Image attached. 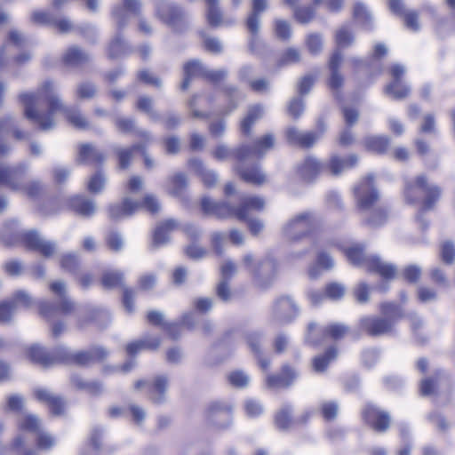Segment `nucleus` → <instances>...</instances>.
I'll use <instances>...</instances> for the list:
<instances>
[{"label": "nucleus", "instance_id": "obj_47", "mask_svg": "<svg viewBox=\"0 0 455 455\" xmlns=\"http://www.w3.org/2000/svg\"><path fill=\"white\" fill-rule=\"evenodd\" d=\"M263 116V108L259 104H255L248 108L247 114L240 123V131L242 134L248 137L251 133L252 126Z\"/></svg>", "mask_w": 455, "mask_h": 455}, {"label": "nucleus", "instance_id": "obj_6", "mask_svg": "<svg viewBox=\"0 0 455 455\" xmlns=\"http://www.w3.org/2000/svg\"><path fill=\"white\" fill-rule=\"evenodd\" d=\"M18 430L34 434L35 448H28L24 436H15L6 450L13 455H38V451H48L54 448L57 440L54 435L43 430L41 419L34 414L24 415L18 422Z\"/></svg>", "mask_w": 455, "mask_h": 455}, {"label": "nucleus", "instance_id": "obj_58", "mask_svg": "<svg viewBox=\"0 0 455 455\" xmlns=\"http://www.w3.org/2000/svg\"><path fill=\"white\" fill-rule=\"evenodd\" d=\"M98 169L99 170L89 178L86 185L88 192L93 195L100 193L106 183V178L102 168Z\"/></svg>", "mask_w": 455, "mask_h": 455}, {"label": "nucleus", "instance_id": "obj_43", "mask_svg": "<svg viewBox=\"0 0 455 455\" xmlns=\"http://www.w3.org/2000/svg\"><path fill=\"white\" fill-rule=\"evenodd\" d=\"M183 232L190 242V244L184 249L185 254L192 259L203 258L206 253L205 249L196 244L200 236L199 232L192 225L186 226Z\"/></svg>", "mask_w": 455, "mask_h": 455}, {"label": "nucleus", "instance_id": "obj_37", "mask_svg": "<svg viewBox=\"0 0 455 455\" xmlns=\"http://www.w3.org/2000/svg\"><path fill=\"white\" fill-rule=\"evenodd\" d=\"M89 61L90 55L76 45L68 47L60 57V63L66 68H79Z\"/></svg>", "mask_w": 455, "mask_h": 455}, {"label": "nucleus", "instance_id": "obj_18", "mask_svg": "<svg viewBox=\"0 0 455 455\" xmlns=\"http://www.w3.org/2000/svg\"><path fill=\"white\" fill-rule=\"evenodd\" d=\"M168 387L169 379L166 375H156L150 380L139 379L134 382L136 390L147 388L148 398L155 404H161L165 401Z\"/></svg>", "mask_w": 455, "mask_h": 455}, {"label": "nucleus", "instance_id": "obj_10", "mask_svg": "<svg viewBox=\"0 0 455 455\" xmlns=\"http://www.w3.org/2000/svg\"><path fill=\"white\" fill-rule=\"evenodd\" d=\"M140 210H145L151 215H156L160 211V204L157 198L151 194L145 195L140 201L124 197L119 203L110 204L107 207V213L110 220L116 221L131 217Z\"/></svg>", "mask_w": 455, "mask_h": 455}, {"label": "nucleus", "instance_id": "obj_7", "mask_svg": "<svg viewBox=\"0 0 455 455\" xmlns=\"http://www.w3.org/2000/svg\"><path fill=\"white\" fill-rule=\"evenodd\" d=\"M333 38L337 49L331 52L327 61L329 74L326 77L325 84L334 98L341 101L343 99V88L346 78L341 71L343 55L340 50L352 46L355 36L350 27L342 25L335 30Z\"/></svg>", "mask_w": 455, "mask_h": 455}, {"label": "nucleus", "instance_id": "obj_62", "mask_svg": "<svg viewBox=\"0 0 455 455\" xmlns=\"http://www.w3.org/2000/svg\"><path fill=\"white\" fill-rule=\"evenodd\" d=\"M104 241L107 248L113 252H118L123 249V236L117 231L111 230L108 232L105 235Z\"/></svg>", "mask_w": 455, "mask_h": 455}, {"label": "nucleus", "instance_id": "obj_16", "mask_svg": "<svg viewBox=\"0 0 455 455\" xmlns=\"http://www.w3.org/2000/svg\"><path fill=\"white\" fill-rule=\"evenodd\" d=\"M269 0H251V11L244 20V27L250 35L249 48L256 51L259 38L261 15L268 8Z\"/></svg>", "mask_w": 455, "mask_h": 455}, {"label": "nucleus", "instance_id": "obj_17", "mask_svg": "<svg viewBox=\"0 0 455 455\" xmlns=\"http://www.w3.org/2000/svg\"><path fill=\"white\" fill-rule=\"evenodd\" d=\"M361 417L368 427L378 433H385L391 425L389 413L372 403H366L363 405Z\"/></svg>", "mask_w": 455, "mask_h": 455}, {"label": "nucleus", "instance_id": "obj_21", "mask_svg": "<svg viewBox=\"0 0 455 455\" xmlns=\"http://www.w3.org/2000/svg\"><path fill=\"white\" fill-rule=\"evenodd\" d=\"M233 171L242 181L253 187H262L268 180L259 164L245 166L243 163L235 162Z\"/></svg>", "mask_w": 455, "mask_h": 455}, {"label": "nucleus", "instance_id": "obj_57", "mask_svg": "<svg viewBox=\"0 0 455 455\" xmlns=\"http://www.w3.org/2000/svg\"><path fill=\"white\" fill-rule=\"evenodd\" d=\"M72 383L76 388L85 390L92 395H98L103 391L102 383L100 381H84L76 376L72 379Z\"/></svg>", "mask_w": 455, "mask_h": 455}, {"label": "nucleus", "instance_id": "obj_28", "mask_svg": "<svg viewBox=\"0 0 455 455\" xmlns=\"http://www.w3.org/2000/svg\"><path fill=\"white\" fill-rule=\"evenodd\" d=\"M105 160V154L92 144L82 143L78 145L76 158L78 164L102 168Z\"/></svg>", "mask_w": 455, "mask_h": 455}, {"label": "nucleus", "instance_id": "obj_61", "mask_svg": "<svg viewBox=\"0 0 455 455\" xmlns=\"http://www.w3.org/2000/svg\"><path fill=\"white\" fill-rule=\"evenodd\" d=\"M439 381V372L433 377L423 379L419 383V393L422 396L433 395L436 393Z\"/></svg>", "mask_w": 455, "mask_h": 455}, {"label": "nucleus", "instance_id": "obj_24", "mask_svg": "<svg viewBox=\"0 0 455 455\" xmlns=\"http://www.w3.org/2000/svg\"><path fill=\"white\" fill-rule=\"evenodd\" d=\"M34 397L39 403L44 404L51 416L61 417L65 415L67 410V401L64 397L53 394L44 388H37L34 391Z\"/></svg>", "mask_w": 455, "mask_h": 455}, {"label": "nucleus", "instance_id": "obj_59", "mask_svg": "<svg viewBox=\"0 0 455 455\" xmlns=\"http://www.w3.org/2000/svg\"><path fill=\"white\" fill-rule=\"evenodd\" d=\"M188 185L187 176L183 172H178L169 179V193L172 196H180Z\"/></svg>", "mask_w": 455, "mask_h": 455}, {"label": "nucleus", "instance_id": "obj_22", "mask_svg": "<svg viewBox=\"0 0 455 455\" xmlns=\"http://www.w3.org/2000/svg\"><path fill=\"white\" fill-rule=\"evenodd\" d=\"M31 298L24 291L15 292L11 299L0 301V324L11 322L13 313L20 307H28Z\"/></svg>", "mask_w": 455, "mask_h": 455}, {"label": "nucleus", "instance_id": "obj_64", "mask_svg": "<svg viewBox=\"0 0 455 455\" xmlns=\"http://www.w3.org/2000/svg\"><path fill=\"white\" fill-rule=\"evenodd\" d=\"M305 109V102L302 97L291 99L287 105V113L294 120L299 119Z\"/></svg>", "mask_w": 455, "mask_h": 455}, {"label": "nucleus", "instance_id": "obj_44", "mask_svg": "<svg viewBox=\"0 0 455 455\" xmlns=\"http://www.w3.org/2000/svg\"><path fill=\"white\" fill-rule=\"evenodd\" d=\"M140 142L130 147H118L115 148L114 155L116 161L117 168L120 171H125L130 168L132 164L134 154L139 153Z\"/></svg>", "mask_w": 455, "mask_h": 455}, {"label": "nucleus", "instance_id": "obj_13", "mask_svg": "<svg viewBox=\"0 0 455 455\" xmlns=\"http://www.w3.org/2000/svg\"><path fill=\"white\" fill-rule=\"evenodd\" d=\"M275 142V136L272 133H266L256 138L251 145L241 144L235 148V162L244 163L251 157L260 159L274 148Z\"/></svg>", "mask_w": 455, "mask_h": 455}, {"label": "nucleus", "instance_id": "obj_11", "mask_svg": "<svg viewBox=\"0 0 455 455\" xmlns=\"http://www.w3.org/2000/svg\"><path fill=\"white\" fill-rule=\"evenodd\" d=\"M351 333L349 326L340 323H331L318 328L315 323H310L307 328L305 342L313 347H318L324 342H339Z\"/></svg>", "mask_w": 455, "mask_h": 455}, {"label": "nucleus", "instance_id": "obj_52", "mask_svg": "<svg viewBox=\"0 0 455 455\" xmlns=\"http://www.w3.org/2000/svg\"><path fill=\"white\" fill-rule=\"evenodd\" d=\"M136 136L140 140L139 153L142 157L144 167L151 170L155 166V162L147 152V148L152 140L151 135L147 131H138Z\"/></svg>", "mask_w": 455, "mask_h": 455}, {"label": "nucleus", "instance_id": "obj_25", "mask_svg": "<svg viewBox=\"0 0 455 455\" xmlns=\"http://www.w3.org/2000/svg\"><path fill=\"white\" fill-rule=\"evenodd\" d=\"M388 7L394 15L402 20L407 29L412 32L420 29L419 12L407 9L403 0H388Z\"/></svg>", "mask_w": 455, "mask_h": 455}, {"label": "nucleus", "instance_id": "obj_50", "mask_svg": "<svg viewBox=\"0 0 455 455\" xmlns=\"http://www.w3.org/2000/svg\"><path fill=\"white\" fill-rule=\"evenodd\" d=\"M232 406L227 402L215 401L209 403L204 411L205 416L209 419H217L221 416L230 418Z\"/></svg>", "mask_w": 455, "mask_h": 455}, {"label": "nucleus", "instance_id": "obj_27", "mask_svg": "<svg viewBox=\"0 0 455 455\" xmlns=\"http://www.w3.org/2000/svg\"><path fill=\"white\" fill-rule=\"evenodd\" d=\"M358 162L359 157L354 153L346 156L331 154L325 163L326 174L333 177L340 176L345 171L354 169Z\"/></svg>", "mask_w": 455, "mask_h": 455}, {"label": "nucleus", "instance_id": "obj_30", "mask_svg": "<svg viewBox=\"0 0 455 455\" xmlns=\"http://www.w3.org/2000/svg\"><path fill=\"white\" fill-rule=\"evenodd\" d=\"M12 136L17 140H22L27 137L24 131L14 126L13 119L6 116L0 119V157L6 156L10 148L5 143L8 136Z\"/></svg>", "mask_w": 455, "mask_h": 455}, {"label": "nucleus", "instance_id": "obj_9", "mask_svg": "<svg viewBox=\"0 0 455 455\" xmlns=\"http://www.w3.org/2000/svg\"><path fill=\"white\" fill-rule=\"evenodd\" d=\"M28 165L19 163L14 165H5L0 170V187L14 192H24L29 198H36L43 192V185L38 180L26 182Z\"/></svg>", "mask_w": 455, "mask_h": 455}, {"label": "nucleus", "instance_id": "obj_40", "mask_svg": "<svg viewBox=\"0 0 455 455\" xmlns=\"http://www.w3.org/2000/svg\"><path fill=\"white\" fill-rule=\"evenodd\" d=\"M206 5L205 19L209 27L216 28L221 26H228L233 22L226 20L223 11L220 6V0H204Z\"/></svg>", "mask_w": 455, "mask_h": 455}, {"label": "nucleus", "instance_id": "obj_31", "mask_svg": "<svg viewBox=\"0 0 455 455\" xmlns=\"http://www.w3.org/2000/svg\"><path fill=\"white\" fill-rule=\"evenodd\" d=\"M370 274H375L384 282H390L397 275V268L395 265L383 261L379 257L371 255L365 269Z\"/></svg>", "mask_w": 455, "mask_h": 455}, {"label": "nucleus", "instance_id": "obj_32", "mask_svg": "<svg viewBox=\"0 0 455 455\" xmlns=\"http://www.w3.org/2000/svg\"><path fill=\"white\" fill-rule=\"evenodd\" d=\"M141 4L139 0H123L121 4L116 5L112 10V16L116 21L117 28L122 31L128 22V12L139 15Z\"/></svg>", "mask_w": 455, "mask_h": 455}, {"label": "nucleus", "instance_id": "obj_42", "mask_svg": "<svg viewBox=\"0 0 455 455\" xmlns=\"http://www.w3.org/2000/svg\"><path fill=\"white\" fill-rule=\"evenodd\" d=\"M179 228L180 224L173 219H168L159 222L152 235L154 245L159 246L167 243L171 234L179 229Z\"/></svg>", "mask_w": 455, "mask_h": 455}, {"label": "nucleus", "instance_id": "obj_45", "mask_svg": "<svg viewBox=\"0 0 455 455\" xmlns=\"http://www.w3.org/2000/svg\"><path fill=\"white\" fill-rule=\"evenodd\" d=\"M188 166L195 172V173L201 179L204 187L211 188H213L218 181L217 174L214 172L208 171L204 168L203 162L200 159L193 158L188 161Z\"/></svg>", "mask_w": 455, "mask_h": 455}, {"label": "nucleus", "instance_id": "obj_23", "mask_svg": "<svg viewBox=\"0 0 455 455\" xmlns=\"http://www.w3.org/2000/svg\"><path fill=\"white\" fill-rule=\"evenodd\" d=\"M301 0H283V3L292 9L294 20L299 24L311 23L316 18L317 7L323 0H312L310 4L299 5Z\"/></svg>", "mask_w": 455, "mask_h": 455}, {"label": "nucleus", "instance_id": "obj_54", "mask_svg": "<svg viewBox=\"0 0 455 455\" xmlns=\"http://www.w3.org/2000/svg\"><path fill=\"white\" fill-rule=\"evenodd\" d=\"M237 88L235 86H225L222 88V95L227 101V105L220 110L222 116H227L237 108Z\"/></svg>", "mask_w": 455, "mask_h": 455}, {"label": "nucleus", "instance_id": "obj_56", "mask_svg": "<svg viewBox=\"0 0 455 455\" xmlns=\"http://www.w3.org/2000/svg\"><path fill=\"white\" fill-rule=\"evenodd\" d=\"M98 89L95 84L90 81L79 83L76 88V97L79 100H92L96 97Z\"/></svg>", "mask_w": 455, "mask_h": 455}, {"label": "nucleus", "instance_id": "obj_8", "mask_svg": "<svg viewBox=\"0 0 455 455\" xmlns=\"http://www.w3.org/2000/svg\"><path fill=\"white\" fill-rule=\"evenodd\" d=\"M381 315H367L359 321L360 330L370 337L391 334L395 323L405 317L403 307L395 302L385 301L379 305Z\"/></svg>", "mask_w": 455, "mask_h": 455}, {"label": "nucleus", "instance_id": "obj_60", "mask_svg": "<svg viewBox=\"0 0 455 455\" xmlns=\"http://www.w3.org/2000/svg\"><path fill=\"white\" fill-rule=\"evenodd\" d=\"M60 265L63 270L76 275L80 269L81 260L76 254H65L60 258Z\"/></svg>", "mask_w": 455, "mask_h": 455}, {"label": "nucleus", "instance_id": "obj_38", "mask_svg": "<svg viewBox=\"0 0 455 455\" xmlns=\"http://www.w3.org/2000/svg\"><path fill=\"white\" fill-rule=\"evenodd\" d=\"M298 312L297 305L288 296L279 297L274 304L275 316L283 323L291 322L298 315Z\"/></svg>", "mask_w": 455, "mask_h": 455}, {"label": "nucleus", "instance_id": "obj_26", "mask_svg": "<svg viewBox=\"0 0 455 455\" xmlns=\"http://www.w3.org/2000/svg\"><path fill=\"white\" fill-rule=\"evenodd\" d=\"M298 376L296 368L285 363L282 364L279 372L268 374L265 383L268 388H287L296 381Z\"/></svg>", "mask_w": 455, "mask_h": 455}, {"label": "nucleus", "instance_id": "obj_3", "mask_svg": "<svg viewBox=\"0 0 455 455\" xmlns=\"http://www.w3.org/2000/svg\"><path fill=\"white\" fill-rule=\"evenodd\" d=\"M355 208L359 212H366L362 225L377 229L387 224L390 211L387 206H376L380 199L379 192L375 185L374 177L368 174L363 177L353 188Z\"/></svg>", "mask_w": 455, "mask_h": 455}, {"label": "nucleus", "instance_id": "obj_29", "mask_svg": "<svg viewBox=\"0 0 455 455\" xmlns=\"http://www.w3.org/2000/svg\"><path fill=\"white\" fill-rule=\"evenodd\" d=\"M39 315L46 320H52L59 315H69L76 310V305L67 298L61 299L58 305L49 301H43L39 304Z\"/></svg>", "mask_w": 455, "mask_h": 455}, {"label": "nucleus", "instance_id": "obj_1", "mask_svg": "<svg viewBox=\"0 0 455 455\" xmlns=\"http://www.w3.org/2000/svg\"><path fill=\"white\" fill-rule=\"evenodd\" d=\"M18 100L24 108V116L40 131L55 126V115H63L73 128L85 131L91 128L90 119L77 106H67L60 97L55 83L44 80L36 92H21Z\"/></svg>", "mask_w": 455, "mask_h": 455}, {"label": "nucleus", "instance_id": "obj_41", "mask_svg": "<svg viewBox=\"0 0 455 455\" xmlns=\"http://www.w3.org/2000/svg\"><path fill=\"white\" fill-rule=\"evenodd\" d=\"M338 355V347L336 345L329 346L323 353L316 355L311 359L313 371L316 373L325 372L330 364L337 359Z\"/></svg>", "mask_w": 455, "mask_h": 455}, {"label": "nucleus", "instance_id": "obj_14", "mask_svg": "<svg viewBox=\"0 0 455 455\" xmlns=\"http://www.w3.org/2000/svg\"><path fill=\"white\" fill-rule=\"evenodd\" d=\"M319 226V221L312 213L303 212L290 220L284 231L290 242H297L315 232Z\"/></svg>", "mask_w": 455, "mask_h": 455}, {"label": "nucleus", "instance_id": "obj_46", "mask_svg": "<svg viewBox=\"0 0 455 455\" xmlns=\"http://www.w3.org/2000/svg\"><path fill=\"white\" fill-rule=\"evenodd\" d=\"M342 251L352 265L367 267L368 260L371 255L369 256L365 253V248L363 244H353L347 248H344Z\"/></svg>", "mask_w": 455, "mask_h": 455}, {"label": "nucleus", "instance_id": "obj_53", "mask_svg": "<svg viewBox=\"0 0 455 455\" xmlns=\"http://www.w3.org/2000/svg\"><path fill=\"white\" fill-rule=\"evenodd\" d=\"M301 60L300 51L296 47H287L279 54L275 66L281 68L286 66L297 64Z\"/></svg>", "mask_w": 455, "mask_h": 455}, {"label": "nucleus", "instance_id": "obj_49", "mask_svg": "<svg viewBox=\"0 0 455 455\" xmlns=\"http://www.w3.org/2000/svg\"><path fill=\"white\" fill-rule=\"evenodd\" d=\"M391 145V140L387 136H369L363 140L364 148L371 153L378 155L386 154Z\"/></svg>", "mask_w": 455, "mask_h": 455}, {"label": "nucleus", "instance_id": "obj_12", "mask_svg": "<svg viewBox=\"0 0 455 455\" xmlns=\"http://www.w3.org/2000/svg\"><path fill=\"white\" fill-rule=\"evenodd\" d=\"M156 15L174 34L181 35L189 29L190 24L188 13L180 4L161 2L156 6Z\"/></svg>", "mask_w": 455, "mask_h": 455}, {"label": "nucleus", "instance_id": "obj_39", "mask_svg": "<svg viewBox=\"0 0 455 455\" xmlns=\"http://www.w3.org/2000/svg\"><path fill=\"white\" fill-rule=\"evenodd\" d=\"M162 343V339L158 336L151 337L146 336L143 339L132 340L126 344L125 352L128 356L135 357L138 354L142 351H156L157 350Z\"/></svg>", "mask_w": 455, "mask_h": 455}, {"label": "nucleus", "instance_id": "obj_51", "mask_svg": "<svg viewBox=\"0 0 455 455\" xmlns=\"http://www.w3.org/2000/svg\"><path fill=\"white\" fill-rule=\"evenodd\" d=\"M129 52V47L121 34L116 35L108 44L107 55L110 60L117 59Z\"/></svg>", "mask_w": 455, "mask_h": 455}, {"label": "nucleus", "instance_id": "obj_36", "mask_svg": "<svg viewBox=\"0 0 455 455\" xmlns=\"http://www.w3.org/2000/svg\"><path fill=\"white\" fill-rule=\"evenodd\" d=\"M66 204L69 211L84 218L92 217L96 211L94 202L84 195L72 196Z\"/></svg>", "mask_w": 455, "mask_h": 455}, {"label": "nucleus", "instance_id": "obj_20", "mask_svg": "<svg viewBox=\"0 0 455 455\" xmlns=\"http://www.w3.org/2000/svg\"><path fill=\"white\" fill-rule=\"evenodd\" d=\"M16 243H20L28 251H37L44 257H50L54 251L53 245L41 240L36 231L17 234L15 235V242L8 243V245H14Z\"/></svg>", "mask_w": 455, "mask_h": 455}, {"label": "nucleus", "instance_id": "obj_2", "mask_svg": "<svg viewBox=\"0 0 455 455\" xmlns=\"http://www.w3.org/2000/svg\"><path fill=\"white\" fill-rule=\"evenodd\" d=\"M109 352L102 346L93 345L87 349L71 351L65 347H57L50 351L39 346H32L28 350V357L35 364L49 368L56 364L75 365L87 368L103 363Z\"/></svg>", "mask_w": 455, "mask_h": 455}, {"label": "nucleus", "instance_id": "obj_34", "mask_svg": "<svg viewBox=\"0 0 455 455\" xmlns=\"http://www.w3.org/2000/svg\"><path fill=\"white\" fill-rule=\"evenodd\" d=\"M206 68L203 62L197 59L188 60L184 62L182 66L183 79L180 84V89L187 91L194 79H204Z\"/></svg>", "mask_w": 455, "mask_h": 455}, {"label": "nucleus", "instance_id": "obj_15", "mask_svg": "<svg viewBox=\"0 0 455 455\" xmlns=\"http://www.w3.org/2000/svg\"><path fill=\"white\" fill-rule=\"evenodd\" d=\"M243 262L247 267H251L252 277L259 287L268 286L277 275L278 264L273 259H264L252 267L253 257L248 254L244 256Z\"/></svg>", "mask_w": 455, "mask_h": 455}, {"label": "nucleus", "instance_id": "obj_55", "mask_svg": "<svg viewBox=\"0 0 455 455\" xmlns=\"http://www.w3.org/2000/svg\"><path fill=\"white\" fill-rule=\"evenodd\" d=\"M275 36L283 42H288L292 34L291 23L283 19H275L273 21Z\"/></svg>", "mask_w": 455, "mask_h": 455}, {"label": "nucleus", "instance_id": "obj_48", "mask_svg": "<svg viewBox=\"0 0 455 455\" xmlns=\"http://www.w3.org/2000/svg\"><path fill=\"white\" fill-rule=\"evenodd\" d=\"M103 445V430L94 427L91 430L88 439L81 449V455L98 453Z\"/></svg>", "mask_w": 455, "mask_h": 455}, {"label": "nucleus", "instance_id": "obj_5", "mask_svg": "<svg viewBox=\"0 0 455 455\" xmlns=\"http://www.w3.org/2000/svg\"><path fill=\"white\" fill-rule=\"evenodd\" d=\"M443 190L441 186L432 183L429 178L420 173L403 181L402 195L409 205H417L415 219L424 223L425 214L436 209L443 197Z\"/></svg>", "mask_w": 455, "mask_h": 455}, {"label": "nucleus", "instance_id": "obj_63", "mask_svg": "<svg viewBox=\"0 0 455 455\" xmlns=\"http://www.w3.org/2000/svg\"><path fill=\"white\" fill-rule=\"evenodd\" d=\"M274 420L275 425L278 429H288L292 423L291 408L285 407L281 409L278 412L275 413Z\"/></svg>", "mask_w": 455, "mask_h": 455}, {"label": "nucleus", "instance_id": "obj_35", "mask_svg": "<svg viewBox=\"0 0 455 455\" xmlns=\"http://www.w3.org/2000/svg\"><path fill=\"white\" fill-rule=\"evenodd\" d=\"M287 141L300 148H312L320 137V133L315 132H301L295 127H289L285 132Z\"/></svg>", "mask_w": 455, "mask_h": 455}, {"label": "nucleus", "instance_id": "obj_33", "mask_svg": "<svg viewBox=\"0 0 455 455\" xmlns=\"http://www.w3.org/2000/svg\"><path fill=\"white\" fill-rule=\"evenodd\" d=\"M325 163L315 157L307 156L301 164L297 166L298 174L307 181H312L322 174H326Z\"/></svg>", "mask_w": 455, "mask_h": 455}, {"label": "nucleus", "instance_id": "obj_19", "mask_svg": "<svg viewBox=\"0 0 455 455\" xmlns=\"http://www.w3.org/2000/svg\"><path fill=\"white\" fill-rule=\"evenodd\" d=\"M404 73L405 69L401 64H393L388 68L392 81L385 86L384 92L397 100L407 98L411 92L410 87L402 82Z\"/></svg>", "mask_w": 455, "mask_h": 455}, {"label": "nucleus", "instance_id": "obj_4", "mask_svg": "<svg viewBox=\"0 0 455 455\" xmlns=\"http://www.w3.org/2000/svg\"><path fill=\"white\" fill-rule=\"evenodd\" d=\"M264 206V199L257 196H242L236 206H233L228 202H216L210 197H204L201 200V208L204 214L219 219L235 217L240 221H246L249 230L253 235L259 234L263 225L258 220H250L249 215L252 211H262Z\"/></svg>", "mask_w": 455, "mask_h": 455}]
</instances>
